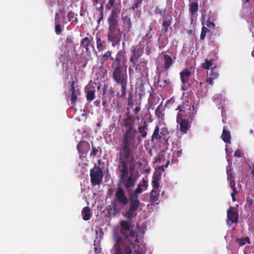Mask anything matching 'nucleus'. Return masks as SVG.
Wrapping results in <instances>:
<instances>
[{
	"label": "nucleus",
	"instance_id": "1",
	"mask_svg": "<svg viewBox=\"0 0 254 254\" xmlns=\"http://www.w3.org/2000/svg\"><path fill=\"white\" fill-rule=\"evenodd\" d=\"M133 226L129 221L120 222V232L114 233L115 243L111 250L112 254H144V247L140 244L138 236L133 230Z\"/></svg>",
	"mask_w": 254,
	"mask_h": 254
},
{
	"label": "nucleus",
	"instance_id": "2",
	"mask_svg": "<svg viewBox=\"0 0 254 254\" xmlns=\"http://www.w3.org/2000/svg\"><path fill=\"white\" fill-rule=\"evenodd\" d=\"M135 137L134 133L127 131L123 137L122 147L120 150L119 160V162H129L130 170L132 171L135 168V159L130 146L133 143Z\"/></svg>",
	"mask_w": 254,
	"mask_h": 254
},
{
	"label": "nucleus",
	"instance_id": "3",
	"mask_svg": "<svg viewBox=\"0 0 254 254\" xmlns=\"http://www.w3.org/2000/svg\"><path fill=\"white\" fill-rule=\"evenodd\" d=\"M126 61L127 59L124 54L121 52L117 54L115 61L113 63V78L115 81L121 86L123 93L126 91L127 84V74L126 70L124 68Z\"/></svg>",
	"mask_w": 254,
	"mask_h": 254
},
{
	"label": "nucleus",
	"instance_id": "4",
	"mask_svg": "<svg viewBox=\"0 0 254 254\" xmlns=\"http://www.w3.org/2000/svg\"><path fill=\"white\" fill-rule=\"evenodd\" d=\"M129 168H130L129 162H119L118 169L121 173L120 183L125 188L130 195L135 185L136 179L132 176H128Z\"/></svg>",
	"mask_w": 254,
	"mask_h": 254
},
{
	"label": "nucleus",
	"instance_id": "5",
	"mask_svg": "<svg viewBox=\"0 0 254 254\" xmlns=\"http://www.w3.org/2000/svg\"><path fill=\"white\" fill-rule=\"evenodd\" d=\"M178 110H179V112L177 114V121L187 120L189 118L191 119L195 114V113L191 112L190 106L186 103L183 106L179 107Z\"/></svg>",
	"mask_w": 254,
	"mask_h": 254
},
{
	"label": "nucleus",
	"instance_id": "6",
	"mask_svg": "<svg viewBox=\"0 0 254 254\" xmlns=\"http://www.w3.org/2000/svg\"><path fill=\"white\" fill-rule=\"evenodd\" d=\"M144 46V42L141 41L138 45L131 48V51L132 52V54L130 58L129 61L133 64H135L137 63L139 57L143 54Z\"/></svg>",
	"mask_w": 254,
	"mask_h": 254
},
{
	"label": "nucleus",
	"instance_id": "7",
	"mask_svg": "<svg viewBox=\"0 0 254 254\" xmlns=\"http://www.w3.org/2000/svg\"><path fill=\"white\" fill-rule=\"evenodd\" d=\"M121 37V32L118 26L109 27L108 39L113 43V46L120 43Z\"/></svg>",
	"mask_w": 254,
	"mask_h": 254
},
{
	"label": "nucleus",
	"instance_id": "8",
	"mask_svg": "<svg viewBox=\"0 0 254 254\" xmlns=\"http://www.w3.org/2000/svg\"><path fill=\"white\" fill-rule=\"evenodd\" d=\"M103 176L102 171L99 168H95L90 170L91 181L94 186L101 184Z\"/></svg>",
	"mask_w": 254,
	"mask_h": 254
},
{
	"label": "nucleus",
	"instance_id": "9",
	"mask_svg": "<svg viewBox=\"0 0 254 254\" xmlns=\"http://www.w3.org/2000/svg\"><path fill=\"white\" fill-rule=\"evenodd\" d=\"M120 11V9L118 7L112 8L111 15L108 18L109 27L118 26L117 18Z\"/></svg>",
	"mask_w": 254,
	"mask_h": 254
},
{
	"label": "nucleus",
	"instance_id": "10",
	"mask_svg": "<svg viewBox=\"0 0 254 254\" xmlns=\"http://www.w3.org/2000/svg\"><path fill=\"white\" fill-rule=\"evenodd\" d=\"M148 184L147 181L143 179L138 185L137 188L133 191L130 192L132 198L137 197L139 194L147 189Z\"/></svg>",
	"mask_w": 254,
	"mask_h": 254
},
{
	"label": "nucleus",
	"instance_id": "11",
	"mask_svg": "<svg viewBox=\"0 0 254 254\" xmlns=\"http://www.w3.org/2000/svg\"><path fill=\"white\" fill-rule=\"evenodd\" d=\"M115 201L123 205H126L128 202V199L125 195L124 190L121 189H118L116 193Z\"/></svg>",
	"mask_w": 254,
	"mask_h": 254
},
{
	"label": "nucleus",
	"instance_id": "12",
	"mask_svg": "<svg viewBox=\"0 0 254 254\" xmlns=\"http://www.w3.org/2000/svg\"><path fill=\"white\" fill-rule=\"evenodd\" d=\"M238 219V213L237 210L234 207H231L227 211L228 224L230 225L233 223L236 222Z\"/></svg>",
	"mask_w": 254,
	"mask_h": 254
},
{
	"label": "nucleus",
	"instance_id": "13",
	"mask_svg": "<svg viewBox=\"0 0 254 254\" xmlns=\"http://www.w3.org/2000/svg\"><path fill=\"white\" fill-rule=\"evenodd\" d=\"M159 127L158 126H157L155 127V129L154 131L153 135L151 138V141H154L155 140H158L159 139L161 138L162 136H164L166 134H168V130L165 128H162L161 129V131L160 134H159Z\"/></svg>",
	"mask_w": 254,
	"mask_h": 254
},
{
	"label": "nucleus",
	"instance_id": "14",
	"mask_svg": "<svg viewBox=\"0 0 254 254\" xmlns=\"http://www.w3.org/2000/svg\"><path fill=\"white\" fill-rule=\"evenodd\" d=\"M227 174L228 175L227 179L228 181L230 182V187L233 190V192L231 193V196L233 199V201H235V195L238 192V191L236 190L235 187V182L232 176L229 174L228 170L227 171Z\"/></svg>",
	"mask_w": 254,
	"mask_h": 254
},
{
	"label": "nucleus",
	"instance_id": "15",
	"mask_svg": "<svg viewBox=\"0 0 254 254\" xmlns=\"http://www.w3.org/2000/svg\"><path fill=\"white\" fill-rule=\"evenodd\" d=\"M147 63V61L142 59L138 64H136V63L135 64H133V66L136 71L140 72L142 70H145Z\"/></svg>",
	"mask_w": 254,
	"mask_h": 254
},
{
	"label": "nucleus",
	"instance_id": "16",
	"mask_svg": "<svg viewBox=\"0 0 254 254\" xmlns=\"http://www.w3.org/2000/svg\"><path fill=\"white\" fill-rule=\"evenodd\" d=\"M122 19L124 24L126 25L127 31H129L131 28V22L129 16L125 12H123Z\"/></svg>",
	"mask_w": 254,
	"mask_h": 254
},
{
	"label": "nucleus",
	"instance_id": "17",
	"mask_svg": "<svg viewBox=\"0 0 254 254\" xmlns=\"http://www.w3.org/2000/svg\"><path fill=\"white\" fill-rule=\"evenodd\" d=\"M177 122L180 126L181 131L182 132L186 133L190 127L189 122L184 120L182 121H177Z\"/></svg>",
	"mask_w": 254,
	"mask_h": 254
},
{
	"label": "nucleus",
	"instance_id": "18",
	"mask_svg": "<svg viewBox=\"0 0 254 254\" xmlns=\"http://www.w3.org/2000/svg\"><path fill=\"white\" fill-rule=\"evenodd\" d=\"M130 205L129 207L136 211L140 205V202L137 197L132 198L131 195H129Z\"/></svg>",
	"mask_w": 254,
	"mask_h": 254
},
{
	"label": "nucleus",
	"instance_id": "19",
	"mask_svg": "<svg viewBox=\"0 0 254 254\" xmlns=\"http://www.w3.org/2000/svg\"><path fill=\"white\" fill-rule=\"evenodd\" d=\"M190 72L188 69H185L180 72L181 79L183 83H186L190 76Z\"/></svg>",
	"mask_w": 254,
	"mask_h": 254
},
{
	"label": "nucleus",
	"instance_id": "20",
	"mask_svg": "<svg viewBox=\"0 0 254 254\" xmlns=\"http://www.w3.org/2000/svg\"><path fill=\"white\" fill-rule=\"evenodd\" d=\"M162 60L164 61V66L166 69L169 68L173 63L171 57L168 55H164Z\"/></svg>",
	"mask_w": 254,
	"mask_h": 254
},
{
	"label": "nucleus",
	"instance_id": "21",
	"mask_svg": "<svg viewBox=\"0 0 254 254\" xmlns=\"http://www.w3.org/2000/svg\"><path fill=\"white\" fill-rule=\"evenodd\" d=\"M123 215L128 219L131 220L132 218L135 217L136 216L137 213L136 211L129 207L128 210L126 211Z\"/></svg>",
	"mask_w": 254,
	"mask_h": 254
},
{
	"label": "nucleus",
	"instance_id": "22",
	"mask_svg": "<svg viewBox=\"0 0 254 254\" xmlns=\"http://www.w3.org/2000/svg\"><path fill=\"white\" fill-rule=\"evenodd\" d=\"M222 138L223 140L225 142L230 143L231 135L229 131H227L225 128L223 130L222 134Z\"/></svg>",
	"mask_w": 254,
	"mask_h": 254
},
{
	"label": "nucleus",
	"instance_id": "23",
	"mask_svg": "<svg viewBox=\"0 0 254 254\" xmlns=\"http://www.w3.org/2000/svg\"><path fill=\"white\" fill-rule=\"evenodd\" d=\"M82 215L83 220H88L90 218V208L88 207H84L82 210Z\"/></svg>",
	"mask_w": 254,
	"mask_h": 254
},
{
	"label": "nucleus",
	"instance_id": "24",
	"mask_svg": "<svg viewBox=\"0 0 254 254\" xmlns=\"http://www.w3.org/2000/svg\"><path fill=\"white\" fill-rule=\"evenodd\" d=\"M90 44V40L88 37H85L83 38L81 42V46L85 49L86 51L87 52L89 51V46Z\"/></svg>",
	"mask_w": 254,
	"mask_h": 254
},
{
	"label": "nucleus",
	"instance_id": "25",
	"mask_svg": "<svg viewBox=\"0 0 254 254\" xmlns=\"http://www.w3.org/2000/svg\"><path fill=\"white\" fill-rule=\"evenodd\" d=\"M95 89H89L87 91L86 97L88 101L91 102L95 98Z\"/></svg>",
	"mask_w": 254,
	"mask_h": 254
},
{
	"label": "nucleus",
	"instance_id": "26",
	"mask_svg": "<svg viewBox=\"0 0 254 254\" xmlns=\"http://www.w3.org/2000/svg\"><path fill=\"white\" fill-rule=\"evenodd\" d=\"M97 48L99 51H103L105 48L104 42L100 38H97L96 40Z\"/></svg>",
	"mask_w": 254,
	"mask_h": 254
},
{
	"label": "nucleus",
	"instance_id": "27",
	"mask_svg": "<svg viewBox=\"0 0 254 254\" xmlns=\"http://www.w3.org/2000/svg\"><path fill=\"white\" fill-rule=\"evenodd\" d=\"M159 193L155 190H153L150 194V199L151 201L153 202L156 201L158 199Z\"/></svg>",
	"mask_w": 254,
	"mask_h": 254
},
{
	"label": "nucleus",
	"instance_id": "28",
	"mask_svg": "<svg viewBox=\"0 0 254 254\" xmlns=\"http://www.w3.org/2000/svg\"><path fill=\"white\" fill-rule=\"evenodd\" d=\"M147 127L146 126H140L138 128V132L143 138H145L147 136Z\"/></svg>",
	"mask_w": 254,
	"mask_h": 254
},
{
	"label": "nucleus",
	"instance_id": "29",
	"mask_svg": "<svg viewBox=\"0 0 254 254\" xmlns=\"http://www.w3.org/2000/svg\"><path fill=\"white\" fill-rule=\"evenodd\" d=\"M213 65V62L212 61L207 60V59H206L205 61V63L202 64V66L204 69H209Z\"/></svg>",
	"mask_w": 254,
	"mask_h": 254
},
{
	"label": "nucleus",
	"instance_id": "30",
	"mask_svg": "<svg viewBox=\"0 0 254 254\" xmlns=\"http://www.w3.org/2000/svg\"><path fill=\"white\" fill-rule=\"evenodd\" d=\"M238 242L239 243L240 246H243L247 244H250V241L248 237H245L240 239H238Z\"/></svg>",
	"mask_w": 254,
	"mask_h": 254
},
{
	"label": "nucleus",
	"instance_id": "31",
	"mask_svg": "<svg viewBox=\"0 0 254 254\" xmlns=\"http://www.w3.org/2000/svg\"><path fill=\"white\" fill-rule=\"evenodd\" d=\"M198 3L196 2H193L191 4L190 8V13L193 15L194 14L198 9Z\"/></svg>",
	"mask_w": 254,
	"mask_h": 254
},
{
	"label": "nucleus",
	"instance_id": "32",
	"mask_svg": "<svg viewBox=\"0 0 254 254\" xmlns=\"http://www.w3.org/2000/svg\"><path fill=\"white\" fill-rule=\"evenodd\" d=\"M71 104H73L74 102L77 99V93L75 92L73 85H71Z\"/></svg>",
	"mask_w": 254,
	"mask_h": 254
},
{
	"label": "nucleus",
	"instance_id": "33",
	"mask_svg": "<svg viewBox=\"0 0 254 254\" xmlns=\"http://www.w3.org/2000/svg\"><path fill=\"white\" fill-rule=\"evenodd\" d=\"M215 67H216V66H214L213 67H212L209 74H208V76H209L212 78H214V79H216L218 76V73H217V71L215 70Z\"/></svg>",
	"mask_w": 254,
	"mask_h": 254
},
{
	"label": "nucleus",
	"instance_id": "34",
	"mask_svg": "<svg viewBox=\"0 0 254 254\" xmlns=\"http://www.w3.org/2000/svg\"><path fill=\"white\" fill-rule=\"evenodd\" d=\"M208 32H209V30L206 27H202L200 36V38L201 40H203L205 38V37L206 36V34Z\"/></svg>",
	"mask_w": 254,
	"mask_h": 254
},
{
	"label": "nucleus",
	"instance_id": "35",
	"mask_svg": "<svg viewBox=\"0 0 254 254\" xmlns=\"http://www.w3.org/2000/svg\"><path fill=\"white\" fill-rule=\"evenodd\" d=\"M116 0H109L108 4H110V5L109 6V5H108L107 8L108 9H111L112 7V8H114V7H117L116 6V4H115Z\"/></svg>",
	"mask_w": 254,
	"mask_h": 254
},
{
	"label": "nucleus",
	"instance_id": "36",
	"mask_svg": "<svg viewBox=\"0 0 254 254\" xmlns=\"http://www.w3.org/2000/svg\"><path fill=\"white\" fill-rule=\"evenodd\" d=\"M170 25V22L169 20H164L163 23V26L165 28L164 32H166L167 31V28Z\"/></svg>",
	"mask_w": 254,
	"mask_h": 254
},
{
	"label": "nucleus",
	"instance_id": "37",
	"mask_svg": "<svg viewBox=\"0 0 254 254\" xmlns=\"http://www.w3.org/2000/svg\"><path fill=\"white\" fill-rule=\"evenodd\" d=\"M73 42L72 39L71 37H67L66 39V44H65V48H67V46H70L71 45H72Z\"/></svg>",
	"mask_w": 254,
	"mask_h": 254
},
{
	"label": "nucleus",
	"instance_id": "38",
	"mask_svg": "<svg viewBox=\"0 0 254 254\" xmlns=\"http://www.w3.org/2000/svg\"><path fill=\"white\" fill-rule=\"evenodd\" d=\"M111 52H110V51H108L107 52H106L103 56V57H102V60L103 61H106L107 60H108V59H109V58L111 56Z\"/></svg>",
	"mask_w": 254,
	"mask_h": 254
},
{
	"label": "nucleus",
	"instance_id": "39",
	"mask_svg": "<svg viewBox=\"0 0 254 254\" xmlns=\"http://www.w3.org/2000/svg\"><path fill=\"white\" fill-rule=\"evenodd\" d=\"M98 148H96L95 147H94V146H92V152H91V155H92V156H96L98 152Z\"/></svg>",
	"mask_w": 254,
	"mask_h": 254
},
{
	"label": "nucleus",
	"instance_id": "40",
	"mask_svg": "<svg viewBox=\"0 0 254 254\" xmlns=\"http://www.w3.org/2000/svg\"><path fill=\"white\" fill-rule=\"evenodd\" d=\"M206 25L210 28L213 29L215 27V24L210 21H207L206 22Z\"/></svg>",
	"mask_w": 254,
	"mask_h": 254
},
{
	"label": "nucleus",
	"instance_id": "41",
	"mask_svg": "<svg viewBox=\"0 0 254 254\" xmlns=\"http://www.w3.org/2000/svg\"><path fill=\"white\" fill-rule=\"evenodd\" d=\"M152 183L154 188H155V189H158L159 188V184L158 183V181L157 179H154L152 182Z\"/></svg>",
	"mask_w": 254,
	"mask_h": 254
},
{
	"label": "nucleus",
	"instance_id": "42",
	"mask_svg": "<svg viewBox=\"0 0 254 254\" xmlns=\"http://www.w3.org/2000/svg\"><path fill=\"white\" fill-rule=\"evenodd\" d=\"M155 113L156 116L159 118L161 117V116L163 115L161 113V111L159 107L156 109Z\"/></svg>",
	"mask_w": 254,
	"mask_h": 254
},
{
	"label": "nucleus",
	"instance_id": "43",
	"mask_svg": "<svg viewBox=\"0 0 254 254\" xmlns=\"http://www.w3.org/2000/svg\"><path fill=\"white\" fill-rule=\"evenodd\" d=\"M56 32L58 34H60L62 32L61 25L59 24L56 25L55 27Z\"/></svg>",
	"mask_w": 254,
	"mask_h": 254
},
{
	"label": "nucleus",
	"instance_id": "44",
	"mask_svg": "<svg viewBox=\"0 0 254 254\" xmlns=\"http://www.w3.org/2000/svg\"><path fill=\"white\" fill-rule=\"evenodd\" d=\"M214 79L208 76L207 79L206 80V82L208 83L209 84L213 85V80Z\"/></svg>",
	"mask_w": 254,
	"mask_h": 254
},
{
	"label": "nucleus",
	"instance_id": "45",
	"mask_svg": "<svg viewBox=\"0 0 254 254\" xmlns=\"http://www.w3.org/2000/svg\"><path fill=\"white\" fill-rule=\"evenodd\" d=\"M142 2V0H137V1L135 3L134 6L132 7V8L134 9L138 7V5L140 4Z\"/></svg>",
	"mask_w": 254,
	"mask_h": 254
},
{
	"label": "nucleus",
	"instance_id": "46",
	"mask_svg": "<svg viewBox=\"0 0 254 254\" xmlns=\"http://www.w3.org/2000/svg\"><path fill=\"white\" fill-rule=\"evenodd\" d=\"M234 156L237 157H240L241 156V151L239 150H237L234 153Z\"/></svg>",
	"mask_w": 254,
	"mask_h": 254
},
{
	"label": "nucleus",
	"instance_id": "47",
	"mask_svg": "<svg viewBox=\"0 0 254 254\" xmlns=\"http://www.w3.org/2000/svg\"><path fill=\"white\" fill-rule=\"evenodd\" d=\"M141 109L139 107H136L134 109V113L135 114H137L138 112L140 111Z\"/></svg>",
	"mask_w": 254,
	"mask_h": 254
},
{
	"label": "nucleus",
	"instance_id": "48",
	"mask_svg": "<svg viewBox=\"0 0 254 254\" xmlns=\"http://www.w3.org/2000/svg\"><path fill=\"white\" fill-rule=\"evenodd\" d=\"M250 166L252 169V173L254 176V163H252Z\"/></svg>",
	"mask_w": 254,
	"mask_h": 254
},
{
	"label": "nucleus",
	"instance_id": "49",
	"mask_svg": "<svg viewBox=\"0 0 254 254\" xmlns=\"http://www.w3.org/2000/svg\"><path fill=\"white\" fill-rule=\"evenodd\" d=\"M158 82H159L160 83H162V82H164L165 84L167 83V80H161L160 79H159L158 80ZM164 85H163V84H160V86H164Z\"/></svg>",
	"mask_w": 254,
	"mask_h": 254
},
{
	"label": "nucleus",
	"instance_id": "50",
	"mask_svg": "<svg viewBox=\"0 0 254 254\" xmlns=\"http://www.w3.org/2000/svg\"><path fill=\"white\" fill-rule=\"evenodd\" d=\"M82 144H83L82 143L80 142V143H79L77 145V149L78 150L79 152L81 151V150H80V147L82 145Z\"/></svg>",
	"mask_w": 254,
	"mask_h": 254
},
{
	"label": "nucleus",
	"instance_id": "51",
	"mask_svg": "<svg viewBox=\"0 0 254 254\" xmlns=\"http://www.w3.org/2000/svg\"><path fill=\"white\" fill-rule=\"evenodd\" d=\"M94 250L95 254H100V251L97 248H95Z\"/></svg>",
	"mask_w": 254,
	"mask_h": 254
},
{
	"label": "nucleus",
	"instance_id": "52",
	"mask_svg": "<svg viewBox=\"0 0 254 254\" xmlns=\"http://www.w3.org/2000/svg\"><path fill=\"white\" fill-rule=\"evenodd\" d=\"M100 101H95L94 102V104L96 105V106H99L100 104Z\"/></svg>",
	"mask_w": 254,
	"mask_h": 254
},
{
	"label": "nucleus",
	"instance_id": "53",
	"mask_svg": "<svg viewBox=\"0 0 254 254\" xmlns=\"http://www.w3.org/2000/svg\"><path fill=\"white\" fill-rule=\"evenodd\" d=\"M101 17L98 20L99 22H100L103 19V11H101Z\"/></svg>",
	"mask_w": 254,
	"mask_h": 254
},
{
	"label": "nucleus",
	"instance_id": "54",
	"mask_svg": "<svg viewBox=\"0 0 254 254\" xmlns=\"http://www.w3.org/2000/svg\"><path fill=\"white\" fill-rule=\"evenodd\" d=\"M225 150H226V154L228 155V146L227 145H226Z\"/></svg>",
	"mask_w": 254,
	"mask_h": 254
},
{
	"label": "nucleus",
	"instance_id": "55",
	"mask_svg": "<svg viewBox=\"0 0 254 254\" xmlns=\"http://www.w3.org/2000/svg\"><path fill=\"white\" fill-rule=\"evenodd\" d=\"M133 71V70L132 69H131L130 67L129 68V73L131 74V73Z\"/></svg>",
	"mask_w": 254,
	"mask_h": 254
},
{
	"label": "nucleus",
	"instance_id": "56",
	"mask_svg": "<svg viewBox=\"0 0 254 254\" xmlns=\"http://www.w3.org/2000/svg\"><path fill=\"white\" fill-rule=\"evenodd\" d=\"M181 153H182V150H180V151H178L177 152V153H178V154L179 155H180L181 154Z\"/></svg>",
	"mask_w": 254,
	"mask_h": 254
},
{
	"label": "nucleus",
	"instance_id": "57",
	"mask_svg": "<svg viewBox=\"0 0 254 254\" xmlns=\"http://www.w3.org/2000/svg\"><path fill=\"white\" fill-rule=\"evenodd\" d=\"M99 0H92L93 3H97Z\"/></svg>",
	"mask_w": 254,
	"mask_h": 254
},
{
	"label": "nucleus",
	"instance_id": "58",
	"mask_svg": "<svg viewBox=\"0 0 254 254\" xmlns=\"http://www.w3.org/2000/svg\"><path fill=\"white\" fill-rule=\"evenodd\" d=\"M109 190V191L110 192H113V190H112V189H109V190Z\"/></svg>",
	"mask_w": 254,
	"mask_h": 254
},
{
	"label": "nucleus",
	"instance_id": "59",
	"mask_svg": "<svg viewBox=\"0 0 254 254\" xmlns=\"http://www.w3.org/2000/svg\"><path fill=\"white\" fill-rule=\"evenodd\" d=\"M252 54L253 57L254 58V51L252 52Z\"/></svg>",
	"mask_w": 254,
	"mask_h": 254
},
{
	"label": "nucleus",
	"instance_id": "60",
	"mask_svg": "<svg viewBox=\"0 0 254 254\" xmlns=\"http://www.w3.org/2000/svg\"><path fill=\"white\" fill-rule=\"evenodd\" d=\"M164 138L165 139L166 141L168 140V138H167L166 136L164 137Z\"/></svg>",
	"mask_w": 254,
	"mask_h": 254
},
{
	"label": "nucleus",
	"instance_id": "61",
	"mask_svg": "<svg viewBox=\"0 0 254 254\" xmlns=\"http://www.w3.org/2000/svg\"><path fill=\"white\" fill-rule=\"evenodd\" d=\"M194 110H195V109H194V107H193V106H192V111H194Z\"/></svg>",
	"mask_w": 254,
	"mask_h": 254
},
{
	"label": "nucleus",
	"instance_id": "62",
	"mask_svg": "<svg viewBox=\"0 0 254 254\" xmlns=\"http://www.w3.org/2000/svg\"><path fill=\"white\" fill-rule=\"evenodd\" d=\"M246 0V2H248L249 1V0Z\"/></svg>",
	"mask_w": 254,
	"mask_h": 254
}]
</instances>
